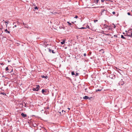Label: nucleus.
<instances>
[{
	"mask_svg": "<svg viewBox=\"0 0 132 132\" xmlns=\"http://www.w3.org/2000/svg\"><path fill=\"white\" fill-rule=\"evenodd\" d=\"M42 77L43 78H45L46 79L48 78V76H42Z\"/></svg>",
	"mask_w": 132,
	"mask_h": 132,
	"instance_id": "nucleus-7",
	"label": "nucleus"
},
{
	"mask_svg": "<svg viewBox=\"0 0 132 132\" xmlns=\"http://www.w3.org/2000/svg\"><path fill=\"white\" fill-rule=\"evenodd\" d=\"M126 32H127V36H129L130 37H132V34L131 30H129L127 31H126Z\"/></svg>",
	"mask_w": 132,
	"mask_h": 132,
	"instance_id": "nucleus-1",
	"label": "nucleus"
},
{
	"mask_svg": "<svg viewBox=\"0 0 132 132\" xmlns=\"http://www.w3.org/2000/svg\"><path fill=\"white\" fill-rule=\"evenodd\" d=\"M83 98L84 100L89 99L90 100V98L87 96H85L83 97Z\"/></svg>",
	"mask_w": 132,
	"mask_h": 132,
	"instance_id": "nucleus-3",
	"label": "nucleus"
},
{
	"mask_svg": "<svg viewBox=\"0 0 132 132\" xmlns=\"http://www.w3.org/2000/svg\"><path fill=\"white\" fill-rule=\"evenodd\" d=\"M83 55H84V56H86V53H84V54Z\"/></svg>",
	"mask_w": 132,
	"mask_h": 132,
	"instance_id": "nucleus-24",
	"label": "nucleus"
},
{
	"mask_svg": "<svg viewBox=\"0 0 132 132\" xmlns=\"http://www.w3.org/2000/svg\"><path fill=\"white\" fill-rule=\"evenodd\" d=\"M72 23H74L73 22H72Z\"/></svg>",
	"mask_w": 132,
	"mask_h": 132,
	"instance_id": "nucleus-46",
	"label": "nucleus"
},
{
	"mask_svg": "<svg viewBox=\"0 0 132 132\" xmlns=\"http://www.w3.org/2000/svg\"><path fill=\"white\" fill-rule=\"evenodd\" d=\"M125 36H127V34H126V35H125Z\"/></svg>",
	"mask_w": 132,
	"mask_h": 132,
	"instance_id": "nucleus-41",
	"label": "nucleus"
},
{
	"mask_svg": "<svg viewBox=\"0 0 132 132\" xmlns=\"http://www.w3.org/2000/svg\"><path fill=\"white\" fill-rule=\"evenodd\" d=\"M114 37H117V35H114Z\"/></svg>",
	"mask_w": 132,
	"mask_h": 132,
	"instance_id": "nucleus-27",
	"label": "nucleus"
},
{
	"mask_svg": "<svg viewBox=\"0 0 132 132\" xmlns=\"http://www.w3.org/2000/svg\"><path fill=\"white\" fill-rule=\"evenodd\" d=\"M105 0H101V2H102V3H103L104 2V1Z\"/></svg>",
	"mask_w": 132,
	"mask_h": 132,
	"instance_id": "nucleus-25",
	"label": "nucleus"
},
{
	"mask_svg": "<svg viewBox=\"0 0 132 132\" xmlns=\"http://www.w3.org/2000/svg\"><path fill=\"white\" fill-rule=\"evenodd\" d=\"M78 74L77 73H76L75 75L76 76H77L78 75Z\"/></svg>",
	"mask_w": 132,
	"mask_h": 132,
	"instance_id": "nucleus-30",
	"label": "nucleus"
},
{
	"mask_svg": "<svg viewBox=\"0 0 132 132\" xmlns=\"http://www.w3.org/2000/svg\"><path fill=\"white\" fill-rule=\"evenodd\" d=\"M68 109L69 110H70V108H68Z\"/></svg>",
	"mask_w": 132,
	"mask_h": 132,
	"instance_id": "nucleus-37",
	"label": "nucleus"
},
{
	"mask_svg": "<svg viewBox=\"0 0 132 132\" xmlns=\"http://www.w3.org/2000/svg\"><path fill=\"white\" fill-rule=\"evenodd\" d=\"M34 8L35 9H37V10L38 9L37 7L36 6H35L34 7Z\"/></svg>",
	"mask_w": 132,
	"mask_h": 132,
	"instance_id": "nucleus-15",
	"label": "nucleus"
},
{
	"mask_svg": "<svg viewBox=\"0 0 132 132\" xmlns=\"http://www.w3.org/2000/svg\"><path fill=\"white\" fill-rule=\"evenodd\" d=\"M21 115L23 117V118H25L27 116V115L26 114H24L23 113H22L21 114Z\"/></svg>",
	"mask_w": 132,
	"mask_h": 132,
	"instance_id": "nucleus-5",
	"label": "nucleus"
},
{
	"mask_svg": "<svg viewBox=\"0 0 132 132\" xmlns=\"http://www.w3.org/2000/svg\"><path fill=\"white\" fill-rule=\"evenodd\" d=\"M86 28H85V27H81L80 28H79V29H86Z\"/></svg>",
	"mask_w": 132,
	"mask_h": 132,
	"instance_id": "nucleus-19",
	"label": "nucleus"
},
{
	"mask_svg": "<svg viewBox=\"0 0 132 132\" xmlns=\"http://www.w3.org/2000/svg\"><path fill=\"white\" fill-rule=\"evenodd\" d=\"M112 13L113 14H115V13L114 12V11L112 12Z\"/></svg>",
	"mask_w": 132,
	"mask_h": 132,
	"instance_id": "nucleus-32",
	"label": "nucleus"
},
{
	"mask_svg": "<svg viewBox=\"0 0 132 132\" xmlns=\"http://www.w3.org/2000/svg\"><path fill=\"white\" fill-rule=\"evenodd\" d=\"M127 14H128V15H130V13L129 12H128L127 13Z\"/></svg>",
	"mask_w": 132,
	"mask_h": 132,
	"instance_id": "nucleus-28",
	"label": "nucleus"
},
{
	"mask_svg": "<svg viewBox=\"0 0 132 132\" xmlns=\"http://www.w3.org/2000/svg\"><path fill=\"white\" fill-rule=\"evenodd\" d=\"M14 27H16V25H15V26H14Z\"/></svg>",
	"mask_w": 132,
	"mask_h": 132,
	"instance_id": "nucleus-40",
	"label": "nucleus"
},
{
	"mask_svg": "<svg viewBox=\"0 0 132 132\" xmlns=\"http://www.w3.org/2000/svg\"><path fill=\"white\" fill-rule=\"evenodd\" d=\"M37 87L36 88H33L32 90L33 91H38L39 90V89L40 87L39 85H36Z\"/></svg>",
	"mask_w": 132,
	"mask_h": 132,
	"instance_id": "nucleus-2",
	"label": "nucleus"
},
{
	"mask_svg": "<svg viewBox=\"0 0 132 132\" xmlns=\"http://www.w3.org/2000/svg\"><path fill=\"white\" fill-rule=\"evenodd\" d=\"M94 22L95 23L96 22H97L98 21V20H94Z\"/></svg>",
	"mask_w": 132,
	"mask_h": 132,
	"instance_id": "nucleus-23",
	"label": "nucleus"
},
{
	"mask_svg": "<svg viewBox=\"0 0 132 132\" xmlns=\"http://www.w3.org/2000/svg\"><path fill=\"white\" fill-rule=\"evenodd\" d=\"M5 70L6 71H8L9 70V69H8V67H6L5 68Z\"/></svg>",
	"mask_w": 132,
	"mask_h": 132,
	"instance_id": "nucleus-16",
	"label": "nucleus"
},
{
	"mask_svg": "<svg viewBox=\"0 0 132 132\" xmlns=\"http://www.w3.org/2000/svg\"><path fill=\"white\" fill-rule=\"evenodd\" d=\"M74 18H78V16L76 15Z\"/></svg>",
	"mask_w": 132,
	"mask_h": 132,
	"instance_id": "nucleus-29",
	"label": "nucleus"
},
{
	"mask_svg": "<svg viewBox=\"0 0 132 132\" xmlns=\"http://www.w3.org/2000/svg\"><path fill=\"white\" fill-rule=\"evenodd\" d=\"M25 27V28H27V27H26L25 26V27Z\"/></svg>",
	"mask_w": 132,
	"mask_h": 132,
	"instance_id": "nucleus-45",
	"label": "nucleus"
},
{
	"mask_svg": "<svg viewBox=\"0 0 132 132\" xmlns=\"http://www.w3.org/2000/svg\"><path fill=\"white\" fill-rule=\"evenodd\" d=\"M131 11L132 12V10H131Z\"/></svg>",
	"mask_w": 132,
	"mask_h": 132,
	"instance_id": "nucleus-49",
	"label": "nucleus"
},
{
	"mask_svg": "<svg viewBox=\"0 0 132 132\" xmlns=\"http://www.w3.org/2000/svg\"><path fill=\"white\" fill-rule=\"evenodd\" d=\"M23 25H25V24L23 23Z\"/></svg>",
	"mask_w": 132,
	"mask_h": 132,
	"instance_id": "nucleus-38",
	"label": "nucleus"
},
{
	"mask_svg": "<svg viewBox=\"0 0 132 132\" xmlns=\"http://www.w3.org/2000/svg\"><path fill=\"white\" fill-rule=\"evenodd\" d=\"M2 94H3L4 95V93H2Z\"/></svg>",
	"mask_w": 132,
	"mask_h": 132,
	"instance_id": "nucleus-39",
	"label": "nucleus"
},
{
	"mask_svg": "<svg viewBox=\"0 0 132 132\" xmlns=\"http://www.w3.org/2000/svg\"><path fill=\"white\" fill-rule=\"evenodd\" d=\"M46 42H44V44H45V45H46Z\"/></svg>",
	"mask_w": 132,
	"mask_h": 132,
	"instance_id": "nucleus-35",
	"label": "nucleus"
},
{
	"mask_svg": "<svg viewBox=\"0 0 132 132\" xmlns=\"http://www.w3.org/2000/svg\"><path fill=\"white\" fill-rule=\"evenodd\" d=\"M32 6H34L35 7L36 6V5L35 4H32Z\"/></svg>",
	"mask_w": 132,
	"mask_h": 132,
	"instance_id": "nucleus-21",
	"label": "nucleus"
},
{
	"mask_svg": "<svg viewBox=\"0 0 132 132\" xmlns=\"http://www.w3.org/2000/svg\"><path fill=\"white\" fill-rule=\"evenodd\" d=\"M40 127H42V128L45 129L44 128V127H42L41 126H40Z\"/></svg>",
	"mask_w": 132,
	"mask_h": 132,
	"instance_id": "nucleus-34",
	"label": "nucleus"
},
{
	"mask_svg": "<svg viewBox=\"0 0 132 132\" xmlns=\"http://www.w3.org/2000/svg\"><path fill=\"white\" fill-rule=\"evenodd\" d=\"M47 109H48V107L47 108Z\"/></svg>",
	"mask_w": 132,
	"mask_h": 132,
	"instance_id": "nucleus-42",
	"label": "nucleus"
},
{
	"mask_svg": "<svg viewBox=\"0 0 132 132\" xmlns=\"http://www.w3.org/2000/svg\"><path fill=\"white\" fill-rule=\"evenodd\" d=\"M121 38H122L123 39H125V38L123 36V35H121Z\"/></svg>",
	"mask_w": 132,
	"mask_h": 132,
	"instance_id": "nucleus-10",
	"label": "nucleus"
},
{
	"mask_svg": "<svg viewBox=\"0 0 132 132\" xmlns=\"http://www.w3.org/2000/svg\"><path fill=\"white\" fill-rule=\"evenodd\" d=\"M86 27H87V28H89V26L88 25H87V26H86Z\"/></svg>",
	"mask_w": 132,
	"mask_h": 132,
	"instance_id": "nucleus-31",
	"label": "nucleus"
},
{
	"mask_svg": "<svg viewBox=\"0 0 132 132\" xmlns=\"http://www.w3.org/2000/svg\"><path fill=\"white\" fill-rule=\"evenodd\" d=\"M24 106L25 107H26V104L25 103H24Z\"/></svg>",
	"mask_w": 132,
	"mask_h": 132,
	"instance_id": "nucleus-33",
	"label": "nucleus"
},
{
	"mask_svg": "<svg viewBox=\"0 0 132 132\" xmlns=\"http://www.w3.org/2000/svg\"><path fill=\"white\" fill-rule=\"evenodd\" d=\"M5 32H6V33H10V31H8L7 30V29H6L5 30Z\"/></svg>",
	"mask_w": 132,
	"mask_h": 132,
	"instance_id": "nucleus-11",
	"label": "nucleus"
},
{
	"mask_svg": "<svg viewBox=\"0 0 132 132\" xmlns=\"http://www.w3.org/2000/svg\"><path fill=\"white\" fill-rule=\"evenodd\" d=\"M99 0H95V2L97 4L98 3Z\"/></svg>",
	"mask_w": 132,
	"mask_h": 132,
	"instance_id": "nucleus-9",
	"label": "nucleus"
},
{
	"mask_svg": "<svg viewBox=\"0 0 132 132\" xmlns=\"http://www.w3.org/2000/svg\"><path fill=\"white\" fill-rule=\"evenodd\" d=\"M19 23H18V24H19Z\"/></svg>",
	"mask_w": 132,
	"mask_h": 132,
	"instance_id": "nucleus-47",
	"label": "nucleus"
},
{
	"mask_svg": "<svg viewBox=\"0 0 132 132\" xmlns=\"http://www.w3.org/2000/svg\"><path fill=\"white\" fill-rule=\"evenodd\" d=\"M45 92V90L44 89H43L42 90V92L44 94V92Z\"/></svg>",
	"mask_w": 132,
	"mask_h": 132,
	"instance_id": "nucleus-17",
	"label": "nucleus"
},
{
	"mask_svg": "<svg viewBox=\"0 0 132 132\" xmlns=\"http://www.w3.org/2000/svg\"><path fill=\"white\" fill-rule=\"evenodd\" d=\"M5 22L6 23V26L7 27V24L8 23H9V21H5Z\"/></svg>",
	"mask_w": 132,
	"mask_h": 132,
	"instance_id": "nucleus-12",
	"label": "nucleus"
},
{
	"mask_svg": "<svg viewBox=\"0 0 132 132\" xmlns=\"http://www.w3.org/2000/svg\"><path fill=\"white\" fill-rule=\"evenodd\" d=\"M113 24L114 25V27H113V28H115L116 26H115V25L113 23Z\"/></svg>",
	"mask_w": 132,
	"mask_h": 132,
	"instance_id": "nucleus-26",
	"label": "nucleus"
},
{
	"mask_svg": "<svg viewBox=\"0 0 132 132\" xmlns=\"http://www.w3.org/2000/svg\"><path fill=\"white\" fill-rule=\"evenodd\" d=\"M108 29L109 30H111V28H109V29Z\"/></svg>",
	"mask_w": 132,
	"mask_h": 132,
	"instance_id": "nucleus-36",
	"label": "nucleus"
},
{
	"mask_svg": "<svg viewBox=\"0 0 132 132\" xmlns=\"http://www.w3.org/2000/svg\"><path fill=\"white\" fill-rule=\"evenodd\" d=\"M8 62H10V61H8Z\"/></svg>",
	"mask_w": 132,
	"mask_h": 132,
	"instance_id": "nucleus-43",
	"label": "nucleus"
},
{
	"mask_svg": "<svg viewBox=\"0 0 132 132\" xmlns=\"http://www.w3.org/2000/svg\"><path fill=\"white\" fill-rule=\"evenodd\" d=\"M67 23H68V24H70V25H71V23H70V22H67Z\"/></svg>",
	"mask_w": 132,
	"mask_h": 132,
	"instance_id": "nucleus-22",
	"label": "nucleus"
},
{
	"mask_svg": "<svg viewBox=\"0 0 132 132\" xmlns=\"http://www.w3.org/2000/svg\"><path fill=\"white\" fill-rule=\"evenodd\" d=\"M40 129V130H41V128H40V129Z\"/></svg>",
	"mask_w": 132,
	"mask_h": 132,
	"instance_id": "nucleus-44",
	"label": "nucleus"
},
{
	"mask_svg": "<svg viewBox=\"0 0 132 132\" xmlns=\"http://www.w3.org/2000/svg\"><path fill=\"white\" fill-rule=\"evenodd\" d=\"M71 74H72V75H75V73H74V72L73 71L72 72H71Z\"/></svg>",
	"mask_w": 132,
	"mask_h": 132,
	"instance_id": "nucleus-14",
	"label": "nucleus"
},
{
	"mask_svg": "<svg viewBox=\"0 0 132 132\" xmlns=\"http://www.w3.org/2000/svg\"><path fill=\"white\" fill-rule=\"evenodd\" d=\"M3 21H4V20H3Z\"/></svg>",
	"mask_w": 132,
	"mask_h": 132,
	"instance_id": "nucleus-48",
	"label": "nucleus"
},
{
	"mask_svg": "<svg viewBox=\"0 0 132 132\" xmlns=\"http://www.w3.org/2000/svg\"><path fill=\"white\" fill-rule=\"evenodd\" d=\"M62 114H64V113H65V111H64L62 110Z\"/></svg>",
	"mask_w": 132,
	"mask_h": 132,
	"instance_id": "nucleus-18",
	"label": "nucleus"
},
{
	"mask_svg": "<svg viewBox=\"0 0 132 132\" xmlns=\"http://www.w3.org/2000/svg\"><path fill=\"white\" fill-rule=\"evenodd\" d=\"M65 42V40H63L62 42H61V43L62 44H64Z\"/></svg>",
	"mask_w": 132,
	"mask_h": 132,
	"instance_id": "nucleus-8",
	"label": "nucleus"
},
{
	"mask_svg": "<svg viewBox=\"0 0 132 132\" xmlns=\"http://www.w3.org/2000/svg\"><path fill=\"white\" fill-rule=\"evenodd\" d=\"M124 84V83L123 81H122V79L121 80V81L119 82V85H122Z\"/></svg>",
	"mask_w": 132,
	"mask_h": 132,
	"instance_id": "nucleus-4",
	"label": "nucleus"
},
{
	"mask_svg": "<svg viewBox=\"0 0 132 132\" xmlns=\"http://www.w3.org/2000/svg\"><path fill=\"white\" fill-rule=\"evenodd\" d=\"M49 52L51 53V52H52V53H55L54 52V50H52L51 49H49Z\"/></svg>",
	"mask_w": 132,
	"mask_h": 132,
	"instance_id": "nucleus-6",
	"label": "nucleus"
},
{
	"mask_svg": "<svg viewBox=\"0 0 132 132\" xmlns=\"http://www.w3.org/2000/svg\"><path fill=\"white\" fill-rule=\"evenodd\" d=\"M105 11V10L104 9H103L102 10H101V12H102V13H103V12L104 11Z\"/></svg>",
	"mask_w": 132,
	"mask_h": 132,
	"instance_id": "nucleus-20",
	"label": "nucleus"
},
{
	"mask_svg": "<svg viewBox=\"0 0 132 132\" xmlns=\"http://www.w3.org/2000/svg\"><path fill=\"white\" fill-rule=\"evenodd\" d=\"M101 90V89H97L96 90V92L100 91Z\"/></svg>",
	"mask_w": 132,
	"mask_h": 132,
	"instance_id": "nucleus-13",
	"label": "nucleus"
}]
</instances>
